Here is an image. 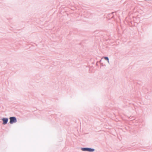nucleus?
Segmentation results:
<instances>
[{"label": "nucleus", "mask_w": 152, "mask_h": 152, "mask_svg": "<svg viewBox=\"0 0 152 152\" xmlns=\"http://www.w3.org/2000/svg\"><path fill=\"white\" fill-rule=\"evenodd\" d=\"M81 150L83 151H88L89 152H92L94 151L95 149L93 148L86 147L81 148Z\"/></svg>", "instance_id": "1"}, {"label": "nucleus", "mask_w": 152, "mask_h": 152, "mask_svg": "<svg viewBox=\"0 0 152 152\" xmlns=\"http://www.w3.org/2000/svg\"><path fill=\"white\" fill-rule=\"evenodd\" d=\"M9 119L10 120L9 123L10 124H13L16 123L17 122V119L16 117L14 116H12L10 117Z\"/></svg>", "instance_id": "2"}, {"label": "nucleus", "mask_w": 152, "mask_h": 152, "mask_svg": "<svg viewBox=\"0 0 152 152\" xmlns=\"http://www.w3.org/2000/svg\"><path fill=\"white\" fill-rule=\"evenodd\" d=\"M1 120L3 121L2 124L3 125L6 124L8 121V118H3Z\"/></svg>", "instance_id": "3"}, {"label": "nucleus", "mask_w": 152, "mask_h": 152, "mask_svg": "<svg viewBox=\"0 0 152 152\" xmlns=\"http://www.w3.org/2000/svg\"><path fill=\"white\" fill-rule=\"evenodd\" d=\"M103 58H104V59L106 60L107 61L108 63L109 62V58L108 57H107V56L103 57Z\"/></svg>", "instance_id": "4"}, {"label": "nucleus", "mask_w": 152, "mask_h": 152, "mask_svg": "<svg viewBox=\"0 0 152 152\" xmlns=\"http://www.w3.org/2000/svg\"><path fill=\"white\" fill-rule=\"evenodd\" d=\"M96 66H98V62H97V63H96Z\"/></svg>", "instance_id": "5"}, {"label": "nucleus", "mask_w": 152, "mask_h": 152, "mask_svg": "<svg viewBox=\"0 0 152 152\" xmlns=\"http://www.w3.org/2000/svg\"><path fill=\"white\" fill-rule=\"evenodd\" d=\"M114 13H115V12H112V13H111V14H113Z\"/></svg>", "instance_id": "6"}, {"label": "nucleus", "mask_w": 152, "mask_h": 152, "mask_svg": "<svg viewBox=\"0 0 152 152\" xmlns=\"http://www.w3.org/2000/svg\"><path fill=\"white\" fill-rule=\"evenodd\" d=\"M114 17V15H113V16H112V18H113V17Z\"/></svg>", "instance_id": "7"}, {"label": "nucleus", "mask_w": 152, "mask_h": 152, "mask_svg": "<svg viewBox=\"0 0 152 152\" xmlns=\"http://www.w3.org/2000/svg\"><path fill=\"white\" fill-rule=\"evenodd\" d=\"M101 60H100V62H101Z\"/></svg>", "instance_id": "8"}]
</instances>
